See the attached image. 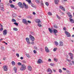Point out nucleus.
Masks as SVG:
<instances>
[{"mask_svg":"<svg viewBox=\"0 0 74 74\" xmlns=\"http://www.w3.org/2000/svg\"><path fill=\"white\" fill-rule=\"evenodd\" d=\"M3 28L1 27L0 29V31H1V32H2V31H3Z\"/></svg>","mask_w":74,"mask_h":74,"instance_id":"49530a36","label":"nucleus"},{"mask_svg":"<svg viewBox=\"0 0 74 74\" xmlns=\"http://www.w3.org/2000/svg\"><path fill=\"white\" fill-rule=\"evenodd\" d=\"M12 16L13 18H15L16 16V14L15 13H13L12 14Z\"/></svg>","mask_w":74,"mask_h":74,"instance_id":"aec40b11","label":"nucleus"},{"mask_svg":"<svg viewBox=\"0 0 74 74\" xmlns=\"http://www.w3.org/2000/svg\"><path fill=\"white\" fill-rule=\"evenodd\" d=\"M1 10L3 11H4V7H1Z\"/></svg>","mask_w":74,"mask_h":74,"instance_id":"de8ad7c7","label":"nucleus"},{"mask_svg":"<svg viewBox=\"0 0 74 74\" xmlns=\"http://www.w3.org/2000/svg\"><path fill=\"white\" fill-rule=\"evenodd\" d=\"M12 65H15V62L13 61L12 62Z\"/></svg>","mask_w":74,"mask_h":74,"instance_id":"7c9ffc66","label":"nucleus"},{"mask_svg":"<svg viewBox=\"0 0 74 74\" xmlns=\"http://www.w3.org/2000/svg\"><path fill=\"white\" fill-rule=\"evenodd\" d=\"M31 44H34V42H31Z\"/></svg>","mask_w":74,"mask_h":74,"instance_id":"338daca9","label":"nucleus"},{"mask_svg":"<svg viewBox=\"0 0 74 74\" xmlns=\"http://www.w3.org/2000/svg\"><path fill=\"white\" fill-rule=\"evenodd\" d=\"M25 40L27 42V44H30V41H29V38H26Z\"/></svg>","mask_w":74,"mask_h":74,"instance_id":"9d476101","label":"nucleus"},{"mask_svg":"<svg viewBox=\"0 0 74 74\" xmlns=\"http://www.w3.org/2000/svg\"><path fill=\"white\" fill-rule=\"evenodd\" d=\"M47 72L48 73H52V71L50 68H49L47 69Z\"/></svg>","mask_w":74,"mask_h":74,"instance_id":"ddd939ff","label":"nucleus"},{"mask_svg":"<svg viewBox=\"0 0 74 74\" xmlns=\"http://www.w3.org/2000/svg\"><path fill=\"white\" fill-rule=\"evenodd\" d=\"M16 56H17V58H19V55L18 53L16 54Z\"/></svg>","mask_w":74,"mask_h":74,"instance_id":"a19ab883","label":"nucleus"},{"mask_svg":"<svg viewBox=\"0 0 74 74\" xmlns=\"http://www.w3.org/2000/svg\"><path fill=\"white\" fill-rule=\"evenodd\" d=\"M54 61H55V62H58V59H56V58H54Z\"/></svg>","mask_w":74,"mask_h":74,"instance_id":"58836bf2","label":"nucleus"},{"mask_svg":"<svg viewBox=\"0 0 74 74\" xmlns=\"http://www.w3.org/2000/svg\"><path fill=\"white\" fill-rule=\"evenodd\" d=\"M33 15H36V13H35V12H33Z\"/></svg>","mask_w":74,"mask_h":74,"instance_id":"69168bd1","label":"nucleus"},{"mask_svg":"<svg viewBox=\"0 0 74 74\" xmlns=\"http://www.w3.org/2000/svg\"><path fill=\"white\" fill-rule=\"evenodd\" d=\"M59 73H61L62 72V71L61 69H59Z\"/></svg>","mask_w":74,"mask_h":74,"instance_id":"ea45409f","label":"nucleus"},{"mask_svg":"<svg viewBox=\"0 0 74 74\" xmlns=\"http://www.w3.org/2000/svg\"><path fill=\"white\" fill-rule=\"evenodd\" d=\"M63 30H66V28H65V27L63 28Z\"/></svg>","mask_w":74,"mask_h":74,"instance_id":"774afa93","label":"nucleus"},{"mask_svg":"<svg viewBox=\"0 0 74 74\" xmlns=\"http://www.w3.org/2000/svg\"><path fill=\"white\" fill-rule=\"evenodd\" d=\"M3 3H0V6L1 7V6H3Z\"/></svg>","mask_w":74,"mask_h":74,"instance_id":"c03bdc74","label":"nucleus"},{"mask_svg":"<svg viewBox=\"0 0 74 74\" xmlns=\"http://www.w3.org/2000/svg\"><path fill=\"white\" fill-rule=\"evenodd\" d=\"M69 16L70 18H73V16L71 15V14Z\"/></svg>","mask_w":74,"mask_h":74,"instance_id":"bf43d9fd","label":"nucleus"},{"mask_svg":"<svg viewBox=\"0 0 74 74\" xmlns=\"http://www.w3.org/2000/svg\"><path fill=\"white\" fill-rule=\"evenodd\" d=\"M35 49H37V47L36 46L34 47Z\"/></svg>","mask_w":74,"mask_h":74,"instance_id":"864d4df0","label":"nucleus"},{"mask_svg":"<svg viewBox=\"0 0 74 74\" xmlns=\"http://www.w3.org/2000/svg\"><path fill=\"white\" fill-rule=\"evenodd\" d=\"M56 16L57 18L58 19H60V17L58 15V14H56Z\"/></svg>","mask_w":74,"mask_h":74,"instance_id":"393cba45","label":"nucleus"},{"mask_svg":"<svg viewBox=\"0 0 74 74\" xmlns=\"http://www.w3.org/2000/svg\"><path fill=\"white\" fill-rule=\"evenodd\" d=\"M69 55L70 56V58H71V59H73V54L71 53H69Z\"/></svg>","mask_w":74,"mask_h":74,"instance_id":"9b49d317","label":"nucleus"},{"mask_svg":"<svg viewBox=\"0 0 74 74\" xmlns=\"http://www.w3.org/2000/svg\"><path fill=\"white\" fill-rule=\"evenodd\" d=\"M22 62L23 63H26V61L25 60H23L22 61Z\"/></svg>","mask_w":74,"mask_h":74,"instance_id":"4d7b16f0","label":"nucleus"},{"mask_svg":"<svg viewBox=\"0 0 74 74\" xmlns=\"http://www.w3.org/2000/svg\"><path fill=\"white\" fill-rule=\"evenodd\" d=\"M13 30L14 31H17V30H18V29L16 28H13Z\"/></svg>","mask_w":74,"mask_h":74,"instance_id":"c85d7f7f","label":"nucleus"},{"mask_svg":"<svg viewBox=\"0 0 74 74\" xmlns=\"http://www.w3.org/2000/svg\"><path fill=\"white\" fill-rule=\"evenodd\" d=\"M63 70H65L66 71V68H62Z\"/></svg>","mask_w":74,"mask_h":74,"instance_id":"6e6d98bb","label":"nucleus"},{"mask_svg":"<svg viewBox=\"0 0 74 74\" xmlns=\"http://www.w3.org/2000/svg\"><path fill=\"white\" fill-rule=\"evenodd\" d=\"M38 26H39V27H41V26H42L41 25V24H40V23H38Z\"/></svg>","mask_w":74,"mask_h":74,"instance_id":"f704fd0d","label":"nucleus"},{"mask_svg":"<svg viewBox=\"0 0 74 74\" xmlns=\"http://www.w3.org/2000/svg\"><path fill=\"white\" fill-rule=\"evenodd\" d=\"M69 20L71 23H74V20H73V19L71 18H69Z\"/></svg>","mask_w":74,"mask_h":74,"instance_id":"4468645a","label":"nucleus"},{"mask_svg":"<svg viewBox=\"0 0 74 74\" xmlns=\"http://www.w3.org/2000/svg\"><path fill=\"white\" fill-rule=\"evenodd\" d=\"M43 62L42 60L40 59H39L38 61H37V62L38 64H41V63H42Z\"/></svg>","mask_w":74,"mask_h":74,"instance_id":"1a4fd4ad","label":"nucleus"},{"mask_svg":"<svg viewBox=\"0 0 74 74\" xmlns=\"http://www.w3.org/2000/svg\"><path fill=\"white\" fill-rule=\"evenodd\" d=\"M35 22L36 23H39L41 22V21L39 19H37L35 20Z\"/></svg>","mask_w":74,"mask_h":74,"instance_id":"2eb2a0df","label":"nucleus"},{"mask_svg":"<svg viewBox=\"0 0 74 74\" xmlns=\"http://www.w3.org/2000/svg\"><path fill=\"white\" fill-rule=\"evenodd\" d=\"M27 22L28 23H31V21L28 20L27 21Z\"/></svg>","mask_w":74,"mask_h":74,"instance_id":"5fc2aeb1","label":"nucleus"},{"mask_svg":"<svg viewBox=\"0 0 74 74\" xmlns=\"http://www.w3.org/2000/svg\"><path fill=\"white\" fill-rule=\"evenodd\" d=\"M67 60L68 61V62H71V60H69V59H67Z\"/></svg>","mask_w":74,"mask_h":74,"instance_id":"13d9d810","label":"nucleus"},{"mask_svg":"<svg viewBox=\"0 0 74 74\" xmlns=\"http://www.w3.org/2000/svg\"><path fill=\"white\" fill-rule=\"evenodd\" d=\"M9 3H12V1L11 0H9Z\"/></svg>","mask_w":74,"mask_h":74,"instance_id":"603ef678","label":"nucleus"},{"mask_svg":"<svg viewBox=\"0 0 74 74\" xmlns=\"http://www.w3.org/2000/svg\"><path fill=\"white\" fill-rule=\"evenodd\" d=\"M65 33L66 36H67V37H70V33L67 32V31H65Z\"/></svg>","mask_w":74,"mask_h":74,"instance_id":"6e6552de","label":"nucleus"},{"mask_svg":"<svg viewBox=\"0 0 74 74\" xmlns=\"http://www.w3.org/2000/svg\"><path fill=\"white\" fill-rule=\"evenodd\" d=\"M67 14L68 16H69L70 15H71V13L70 12H68L67 13Z\"/></svg>","mask_w":74,"mask_h":74,"instance_id":"473e14b6","label":"nucleus"},{"mask_svg":"<svg viewBox=\"0 0 74 74\" xmlns=\"http://www.w3.org/2000/svg\"><path fill=\"white\" fill-rule=\"evenodd\" d=\"M45 51L47 53H48L49 52V50L48 48L47 47H45Z\"/></svg>","mask_w":74,"mask_h":74,"instance_id":"f8f14e48","label":"nucleus"},{"mask_svg":"<svg viewBox=\"0 0 74 74\" xmlns=\"http://www.w3.org/2000/svg\"><path fill=\"white\" fill-rule=\"evenodd\" d=\"M54 27H55V28H58V27L56 25H54Z\"/></svg>","mask_w":74,"mask_h":74,"instance_id":"e2e57ef3","label":"nucleus"},{"mask_svg":"<svg viewBox=\"0 0 74 74\" xmlns=\"http://www.w3.org/2000/svg\"><path fill=\"white\" fill-rule=\"evenodd\" d=\"M1 49L2 51H4V47H3V46H1Z\"/></svg>","mask_w":74,"mask_h":74,"instance_id":"e433bc0d","label":"nucleus"},{"mask_svg":"<svg viewBox=\"0 0 74 74\" xmlns=\"http://www.w3.org/2000/svg\"><path fill=\"white\" fill-rule=\"evenodd\" d=\"M29 39L30 40H31V41H34L35 38L33 36L31 35H29Z\"/></svg>","mask_w":74,"mask_h":74,"instance_id":"7ed1b4c3","label":"nucleus"},{"mask_svg":"<svg viewBox=\"0 0 74 74\" xmlns=\"http://www.w3.org/2000/svg\"><path fill=\"white\" fill-rule=\"evenodd\" d=\"M10 6L11 8H14L15 7V5L13 4H11Z\"/></svg>","mask_w":74,"mask_h":74,"instance_id":"b1692460","label":"nucleus"},{"mask_svg":"<svg viewBox=\"0 0 74 74\" xmlns=\"http://www.w3.org/2000/svg\"><path fill=\"white\" fill-rule=\"evenodd\" d=\"M23 4L25 9H27L28 8V5H26L25 2H23Z\"/></svg>","mask_w":74,"mask_h":74,"instance_id":"0eeeda50","label":"nucleus"},{"mask_svg":"<svg viewBox=\"0 0 74 74\" xmlns=\"http://www.w3.org/2000/svg\"><path fill=\"white\" fill-rule=\"evenodd\" d=\"M26 1H27L28 3L30 4L31 3V0H25Z\"/></svg>","mask_w":74,"mask_h":74,"instance_id":"412c9836","label":"nucleus"},{"mask_svg":"<svg viewBox=\"0 0 74 74\" xmlns=\"http://www.w3.org/2000/svg\"><path fill=\"white\" fill-rule=\"evenodd\" d=\"M53 31L54 33H58V30L56 29H54Z\"/></svg>","mask_w":74,"mask_h":74,"instance_id":"6ab92c4d","label":"nucleus"},{"mask_svg":"<svg viewBox=\"0 0 74 74\" xmlns=\"http://www.w3.org/2000/svg\"><path fill=\"white\" fill-rule=\"evenodd\" d=\"M63 6H61V5H60V8L61 10H62V9L63 8Z\"/></svg>","mask_w":74,"mask_h":74,"instance_id":"8fccbe9b","label":"nucleus"},{"mask_svg":"<svg viewBox=\"0 0 74 74\" xmlns=\"http://www.w3.org/2000/svg\"><path fill=\"white\" fill-rule=\"evenodd\" d=\"M50 65L51 66H54V64L53 63H51L50 64Z\"/></svg>","mask_w":74,"mask_h":74,"instance_id":"79ce46f5","label":"nucleus"},{"mask_svg":"<svg viewBox=\"0 0 74 74\" xmlns=\"http://www.w3.org/2000/svg\"><path fill=\"white\" fill-rule=\"evenodd\" d=\"M26 56H27V57L28 58H30V56H29V55L28 54H26Z\"/></svg>","mask_w":74,"mask_h":74,"instance_id":"09e8293b","label":"nucleus"},{"mask_svg":"<svg viewBox=\"0 0 74 74\" xmlns=\"http://www.w3.org/2000/svg\"><path fill=\"white\" fill-rule=\"evenodd\" d=\"M3 42L4 43H5V44L6 45H7V44H8L7 43H6L5 42V41H4V42Z\"/></svg>","mask_w":74,"mask_h":74,"instance_id":"052dcab7","label":"nucleus"},{"mask_svg":"<svg viewBox=\"0 0 74 74\" xmlns=\"http://www.w3.org/2000/svg\"><path fill=\"white\" fill-rule=\"evenodd\" d=\"M48 14L49 15H50V16H51L52 15V13H51V12H48Z\"/></svg>","mask_w":74,"mask_h":74,"instance_id":"cd10ccee","label":"nucleus"},{"mask_svg":"<svg viewBox=\"0 0 74 74\" xmlns=\"http://www.w3.org/2000/svg\"><path fill=\"white\" fill-rule=\"evenodd\" d=\"M34 53H36L37 51L36 50H34Z\"/></svg>","mask_w":74,"mask_h":74,"instance_id":"3c124183","label":"nucleus"},{"mask_svg":"<svg viewBox=\"0 0 74 74\" xmlns=\"http://www.w3.org/2000/svg\"><path fill=\"white\" fill-rule=\"evenodd\" d=\"M54 43L55 45H56V46L58 45V44H59V43H58V42L57 41H55Z\"/></svg>","mask_w":74,"mask_h":74,"instance_id":"4be33fe9","label":"nucleus"},{"mask_svg":"<svg viewBox=\"0 0 74 74\" xmlns=\"http://www.w3.org/2000/svg\"><path fill=\"white\" fill-rule=\"evenodd\" d=\"M13 69L15 72V73H16V72H17V69H16V68L15 67H14L13 68Z\"/></svg>","mask_w":74,"mask_h":74,"instance_id":"a211bd4d","label":"nucleus"},{"mask_svg":"<svg viewBox=\"0 0 74 74\" xmlns=\"http://www.w3.org/2000/svg\"><path fill=\"white\" fill-rule=\"evenodd\" d=\"M18 6L20 7V8H23L24 7V6L22 4V3L21 2H18Z\"/></svg>","mask_w":74,"mask_h":74,"instance_id":"f03ea898","label":"nucleus"},{"mask_svg":"<svg viewBox=\"0 0 74 74\" xmlns=\"http://www.w3.org/2000/svg\"><path fill=\"white\" fill-rule=\"evenodd\" d=\"M7 34V30L5 29L3 31V34L4 36H6Z\"/></svg>","mask_w":74,"mask_h":74,"instance_id":"423d86ee","label":"nucleus"},{"mask_svg":"<svg viewBox=\"0 0 74 74\" xmlns=\"http://www.w3.org/2000/svg\"><path fill=\"white\" fill-rule=\"evenodd\" d=\"M60 46H63V42H60Z\"/></svg>","mask_w":74,"mask_h":74,"instance_id":"72a5a7b5","label":"nucleus"},{"mask_svg":"<svg viewBox=\"0 0 74 74\" xmlns=\"http://www.w3.org/2000/svg\"><path fill=\"white\" fill-rule=\"evenodd\" d=\"M18 66H21V65L22 64L20 62H18Z\"/></svg>","mask_w":74,"mask_h":74,"instance_id":"a18cd8bd","label":"nucleus"},{"mask_svg":"<svg viewBox=\"0 0 74 74\" xmlns=\"http://www.w3.org/2000/svg\"><path fill=\"white\" fill-rule=\"evenodd\" d=\"M31 6L32 7H34V5L33 4V3H31Z\"/></svg>","mask_w":74,"mask_h":74,"instance_id":"c9c22d12","label":"nucleus"},{"mask_svg":"<svg viewBox=\"0 0 74 74\" xmlns=\"http://www.w3.org/2000/svg\"><path fill=\"white\" fill-rule=\"evenodd\" d=\"M71 9H73V10L74 9V7H73V6L71 7Z\"/></svg>","mask_w":74,"mask_h":74,"instance_id":"0e129e2a","label":"nucleus"},{"mask_svg":"<svg viewBox=\"0 0 74 74\" xmlns=\"http://www.w3.org/2000/svg\"><path fill=\"white\" fill-rule=\"evenodd\" d=\"M48 61L50 62H51V59H49L48 60Z\"/></svg>","mask_w":74,"mask_h":74,"instance_id":"680f3d73","label":"nucleus"},{"mask_svg":"<svg viewBox=\"0 0 74 74\" xmlns=\"http://www.w3.org/2000/svg\"><path fill=\"white\" fill-rule=\"evenodd\" d=\"M26 68V65L24 64H23L21 65V67L20 68V70L21 71H23L25 70Z\"/></svg>","mask_w":74,"mask_h":74,"instance_id":"f257e3e1","label":"nucleus"},{"mask_svg":"<svg viewBox=\"0 0 74 74\" xmlns=\"http://www.w3.org/2000/svg\"><path fill=\"white\" fill-rule=\"evenodd\" d=\"M61 10H62V11H66V10H65V9L64 8V7H63V8L61 9Z\"/></svg>","mask_w":74,"mask_h":74,"instance_id":"4c0bfd02","label":"nucleus"},{"mask_svg":"<svg viewBox=\"0 0 74 74\" xmlns=\"http://www.w3.org/2000/svg\"><path fill=\"white\" fill-rule=\"evenodd\" d=\"M28 69L29 71H31V70H32V66H28Z\"/></svg>","mask_w":74,"mask_h":74,"instance_id":"dca6fc26","label":"nucleus"},{"mask_svg":"<svg viewBox=\"0 0 74 74\" xmlns=\"http://www.w3.org/2000/svg\"><path fill=\"white\" fill-rule=\"evenodd\" d=\"M45 4L46 5L48 6L49 5V3L48 2H46Z\"/></svg>","mask_w":74,"mask_h":74,"instance_id":"37998d69","label":"nucleus"},{"mask_svg":"<svg viewBox=\"0 0 74 74\" xmlns=\"http://www.w3.org/2000/svg\"><path fill=\"white\" fill-rule=\"evenodd\" d=\"M12 22H16V21L15 19L13 18L12 20Z\"/></svg>","mask_w":74,"mask_h":74,"instance_id":"a878e982","label":"nucleus"},{"mask_svg":"<svg viewBox=\"0 0 74 74\" xmlns=\"http://www.w3.org/2000/svg\"><path fill=\"white\" fill-rule=\"evenodd\" d=\"M56 4H58V3L59 2V0H55L54 1Z\"/></svg>","mask_w":74,"mask_h":74,"instance_id":"f3484780","label":"nucleus"},{"mask_svg":"<svg viewBox=\"0 0 74 74\" xmlns=\"http://www.w3.org/2000/svg\"><path fill=\"white\" fill-rule=\"evenodd\" d=\"M57 49H58L57 48H54L53 50V51H54V52H55V51H56V50H57Z\"/></svg>","mask_w":74,"mask_h":74,"instance_id":"2f4dec72","label":"nucleus"},{"mask_svg":"<svg viewBox=\"0 0 74 74\" xmlns=\"http://www.w3.org/2000/svg\"><path fill=\"white\" fill-rule=\"evenodd\" d=\"M14 24L15 25H16V26H18V23L15 22L14 23Z\"/></svg>","mask_w":74,"mask_h":74,"instance_id":"c756f323","label":"nucleus"},{"mask_svg":"<svg viewBox=\"0 0 74 74\" xmlns=\"http://www.w3.org/2000/svg\"><path fill=\"white\" fill-rule=\"evenodd\" d=\"M49 32H50L51 33H52V32H53V30L49 28Z\"/></svg>","mask_w":74,"mask_h":74,"instance_id":"5701e85b","label":"nucleus"},{"mask_svg":"<svg viewBox=\"0 0 74 74\" xmlns=\"http://www.w3.org/2000/svg\"><path fill=\"white\" fill-rule=\"evenodd\" d=\"M36 2V3H40V0H36L35 1Z\"/></svg>","mask_w":74,"mask_h":74,"instance_id":"bb28decb","label":"nucleus"},{"mask_svg":"<svg viewBox=\"0 0 74 74\" xmlns=\"http://www.w3.org/2000/svg\"><path fill=\"white\" fill-rule=\"evenodd\" d=\"M3 67L4 71H7V70H8V69H7V68H8V66H7L4 65L3 66Z\"/></svg>","mask_w":74,"mask_h":74,"instance_id":"39448f33","label":"nucleus"},{"mask_svg":"<svg viewBox=\"0 0 74 74\" xmlns=\"http://www.w3.org/2000/svg\"><path fill=\"white\" fill-rule=\"evenodd\" d=\"M22 22L24 24H25V25H27V20L26 19H23L22 20Z\"/></svg>","mask_w":74,"mask_h":74,"instance_id":"20e7f679","label":"nucleus"}]
</instances>
